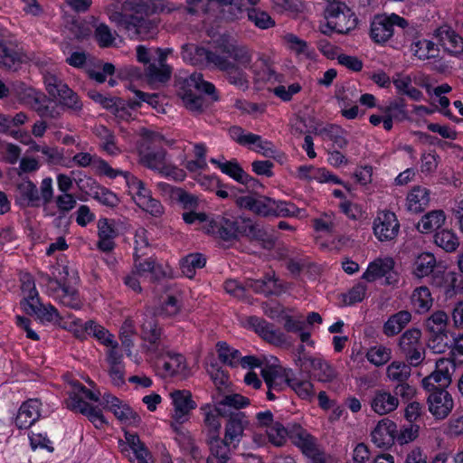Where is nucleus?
Masks as SVG:
<instances>
[{
  "instance_id": "obj_14",
  "label": "nucleus",
  "mask_w": 463,
  "mask_h": 463,
  "mask_svg": "<svg viewBox=\"0 0 463 463\" xmlns=\"http://www.w3.org/2000/svg\"><path fill=\"white\" fill-rule=\"evenodd\" d=\"M289 439L306 456L312 458L313 463H325L323 455L319 452L314 437L300 425H293L289 429Z\"/></svg>"
},
{
  "instance_id": "obj_58",
  "label": "nucleus",
  "mask_w": 463,
  "mask_h": 463,
  "mask_svg": "<svg viewBox=\"0 0 463 463\" xmlns=\"http://www.w3.org/2000/svg\"><path fill=\"white\" fill-rule=\"evenodd\" d=\"M405 107L406 103L404 99L398 98L390 101L388 106L381 108V110L383 114H386L394 120L402 121L407 118Z\"/></svg>"
},
{
  "instance_id": "obj_63",
  "label": "nucleus",
  "mask_w": 463,
  "mask_h": 463,
  "mask_svg": "<svg viewBox=\"0 0 463 463\" xmlns=\"http://www.w3.org/2000/svg\"><path fill=\"white\" fill-rule=\"evenodd\" d=\"M135 258V264L133 271L138 275V277L142 278L146 276L147 274L156 275L160 267L156 265V260L152 258H148L146 260H142V257Z\"/></svg>"
},
{
  "instance_id": "obj_28",
  "label": "nucleus",
  "mask_w": 463,
  "mask_h": 463,
  "mask_svg": "<svg viewBox=\"0 0 463 463\" xmlns=\"http://www.w3.org/2000/svg\"><path fill=\"white\" fill-rule=\"evenodd\" d=\"M299 366L301 368H312L313 374L319 382L329 383L336 378L335 370L326 361L320 358H313L311 356L299 357Z\"/></svg>"
},
{
  "instance_id": "obj_41",
  "label": "nucleus",
  "mask_w": 463,
  "mask_h": 463,
  "mask_svg": "<svg viewBox=\"0 0 463 463\" xmlns=\"http://www.w3.org/2000/svg\"><path fill=\"white\" fill-rule=\"evenodd\" d=\"M430 203L429 190L416 186L407 196V208L410 212L418 213L422 212Z\"/></svg>"
},
{
  "instance_id": "obj_27",
  "label": "nucleus",
  "mask_w": 463,
  "mask_h": 463,
  "mask_svg": "<svg viewBox=\"0 0 463 463\" xmlns=\"http://www.w3.org/2000/svg\"><path fill=\"white\" fill-rule=\"evenodd\" d=\"M84 183L90 186V195H92L93 198L100 203L109 207H114L118 203L119 200L116 194L103 186H100L91 177L85 175L83 178L76 180L77 186L80 190H85Z\"/></svg>"
},
{
  "instance_id": "obj_5",
  "label": "nucleus",
  "mask_w": 463,
  "mask_h": 463,
  "mask_svg": "<svg viewBox=\"0 0 463 463\" xmlns=\"http://www.w3.org/2000/svg\"><path fill=\"white\" fill-rule=\"evenodd\" d=\"M217 357L212 356L206 362V371L217 390H232L230 370L232 366V350L226 342L216 344Z\"/></svg>"
},
{
  "instance_id": "obj_12",
  "label": "nucleus",
  "mask_w": 463,
  "mask_h": 463,
  "mask_svg": "<svg viewBox=\"0 0 463 463\" xmlns=\"http://www.w3.org/2000/svg\"><path fill=\"white\" fill-rule=\"evenodd\" d=\"M162 328L153 316L144 317L141 324L140 336L144 341V347L150 354H157L165 346L163 339Z\"/></svg>"
},
{
  "instance_id": "obj_45",
  "label": "nucleus",
  "mask_w": 463,
  "mask_h": 463,
  "mask_svg": "<svg viewBox=\"0 0 463 463\" xmlns=\"http://www.w3.org/2000/svg\"><path fill=\"white\" fill-rule=\"evenodd\" d=\"M249 239L259 242L263 249L269 250L274 249L277 241L273 229H267L257 223Z\"/></svg>"
},
{
  "instance_id": "obj_37",
  "label": "nucleus",
  "mask_w": 463,
  "mask_h": 463,
  "mask_svg": "<svg viewBox=\"0 0 463 463\" xmlns=\"http://www.w3.org/2000/svg\"><path fill=\"white\" fill-rule=\"evenodd\" d=\"M25 56L16 46L12 43L6 45L0 42V65L10 69L17 70L20 64L24 60Z\"/></svg>"
},
{
  "instance_id": "obj_64",
  "label": "nucleus",
  "mask_w": 463,
  "mask_h": 463,
  "mask_svg": "<svg viewBox=\"0 0 463 463\" xmlns=\"http://www.w3.org/2000/svg\"><path fill=\"white\" fill-rule=\"evenodd\" d=\"M313 227L318 232L332 234L335 232L336 222L334 213H323L313 220Z\"/></svg>"
},
{
  "instance_id": "obj_7",
  "label": "nucleus",
  "mask_w": 463,
  "mask_h": 463,
  "mask_svg": "<svg viewBox=\"0 0 463 463\" xmlns=\"http://www.w3.org/2000/svg\"><path fill=\"white\" fill-rule=\"evenodd\" d=\"M46 90L50 96L58 99L59 104L73 114H80L83 103L79 95L69 88L55 74L46 73L43 77Z\"/></svg>"
},
{
  "instance_id": "obj_4",
  "label": "nucleus",
  "mask_w": 463,
  "mask_h": 463,
  "mask_svg": "<svg viewBox=\"0 0 463 463\" xmlns=\"http://www.w3.org/2000/svg\"><path fill=\"white\" fill-rule=\"evenodd\" d=\"M214 90V86L205 81L201 73H193L184 80L178 95L187 109L192 112H201L204 103L203 94H212Z\"/></svg>"
},
{
  "instance_id": "obj_43",
  "label": "nucleus",
  "mask_w": 463,
  "mask_h": 463,
  "mask_svg": "<svg viewBox=\"0 0 463 463\" xmlns=\"http://www.w3.org/2000/svg\"><path fill=\"white\" fill-rule=\"evenodd\" d=\"M436 264V258L432 253L422 252L414 260L413 274L417 278L430 276L434 271Z\"/></svg>"
},
{
  "instance_id": "obj_16",
  "label": "nucleus",
  "mask_w": 463,
  "mask_h": 463,
  "mask_svg": "<svg viewBox=\"0 0 463 463\" xmlns=\"http://www.w3.org/2000/svg\"><path fill=\"white\" fill-rule=\"evenodd\" d=\"M373 233L380 241H389L396 238L400 223L392 212H381L373 221Z\"/></svg>"
},
{
  "instance_id": "obj_36",
  "label": "nucleus",
  "mask_w": 463,
  "mask_h": 463,
  "mask_svg": "<svg viewBox=\"0 0 463 463\" xmlns=\"http://www.w3.org/2000/svg\"><path fill=\"white\" fill-rule=\"evenodd\" d=\"M437 36L444 49L454 55L463 52V39L449 27L443 26L437 30Z\"/></svg>"
},
{
  "instance_id": "obj_23",
  "label": "nucleus",
  "mask_w": 463,
  "mask_h": 463,
  "mask_svg": "<svg viewBox=\"0 0 463 463\" xmlns=\"http://www.w3.org/2000/svg\"><path fill=\"white\" fill-rule=\"evenodd\" d=\"M174 405L173 419L183 423L187 420L189 412L196 407L192 394L187 390H177L170 393Z\"/></svg>"
},
{
  "instance_id": "obj_2",
  "label": "nucleus",
  "mask_w": 463,
  "mask_h": 463,
  "mask_svg": "<svg viewBox=\"0 0 463 463\" xmlns=\"http://www.w3.org/2000/svg\"><path fill=\"white\" fill-rule=\"evenodd\" d=\"M213 404L200 407L203 415V430L208 440L220 438L222 420L225 425V438L232 439V390H217L213 393Z\"/></svg>"
},
{
  "instance_id": "obj_40",
  "label": "nucleus",
  "mask_w": 463,
  "mask_h": 463,
  "mask_svg": "<svg viewBox=\"0 0 463 463\" xmlns=\"http://www.w3.org/2000/svg\"><path fill=\"white\" fill-rule=\"evenodd\" d=\"M411 315L409 311L402 310L392 316L384 323L383 332L387 336L398 335L411 321Z\"/></svg>"
},
{
  "instance_id": "obj_30",
  "label": "nucleus",
  "mask_w": 463,
  "mask_h": 463,
  "mask_svg": "<svg viewBox=\"0 0 463 463\" xmlns=\"http://www.w3.org/2000/svg\"><path fill=\"white\" fill-rule=\"evenodd\" d=\"M105 407L113 412V414L122 422H137L139 417L133 410L125 402L116 396L106 393L103 396Z\"/></svg>"
},
{
  "instance_id": "obj_35",
  "label": "nucleus",
  "mask_w": 463,
  "mask_h": 463,
  "mask_svg": "<svg viewBox=\"0 0 463 463\" xmlns=\"http://www.w3.org/2000/svg\"><path fill=\"white\" fill-rule=\"evenodd\" d=\"M157 52H159L158 64L151 63L146 69V76L151 83L165 82L171 76V69L165 63V53L161 49H157Z\"/></svg>"
},
{
  "instance_id": "obj_9",
  "label": "nucleus",
  "mask_w": 463,
  "mask_h": 463,
  "mask_svg": "<svg viewBox=\"0 0 463 463\" xmlns=\"http://www.w3.org/2000/svg\"><path fill=\"white\" fill-rule=\"evenodd\" d=\"M124 179L128 194L138 207L156 217L161 216L164 213L163 205L158 200L152 197L150 190L143 181L133 175L130 172L124 174Z\"/></svg>"
},
{
  "instance_id": "obj_52",
  "label": "nucleus",
  "mask_w": 463,
  "mask_h": 463,
  "mask_svg": "<svg viewBox=\"0 0 463 463\" xmlns=\"http://www.w3.org/2000/svg\"><path fill=\"white\" fill-rule=\"evenodd\" d=\"M434 241L437 246L442 248L447 252L455 251L459 245L458 236L449 230H442L436 232Z\"/></svg>"
},
{
  "instance_id": "obj_54",
  "label": "nucleus",
  "mask_w": 463,
  "mask_h": 463,
  "mask_svg": "<svg viewBox=\"0 0 463 463\" xmlns=\"http://www.w3.org/2000/svg\"><path fill=\"white\" fill-rule=\"evenodd\" d=\"M229 440L220 439V438H216V439L208 440L212 454L218 459L219 463H228L231 456V449L229 446Z\"/></svg>"
},
{
  "instance_id": "obj_18",
  "label": "nucleus",
  "mask_w": 463,
  "mask_h": 463,
  "mask_svg": "<svg viewBox=\"0 0 463 463\" xmlns=\"http://www.w3.org/2000/svg\"><path fill=\"white\" fill-rule=\"evenodd\" d=\"M154 354L157 357V365L164 371V376L184 374L186 363L183 354L168 350L166 346Z\"/></svg>"
},
{
  "instance_id": "obj_29",
  "label": "nucleus",
  "mask_w": 463,
  "mask_h": 463,
  "mask_svg": "<svg viewBox=\"0 0 463 463\" xmlns=\"http://www.w3.org/2000/svg\"><path fill=\"white\" fill-rule=\"evenodd\" d=\"M233 6L238 11L245 13L248 20L260 30H268L276 25L275 20L264 10L252 6L243 7V0H233Z\"/></svg>"
},
{
  "instance_id": "obj_24",
  "label": "nucleus",
  "mask_w": 463,
  "mask_h": 463,
  "mask_svg": "<svg viewBox=\"0 0 463 463\" xmlns=\"http://www.w3.org/2000/svg\"><path fill=\"white\" fill-rule=\"evenodd\" d=\"M236 204L240 208L247 209L260 216H271L274 200L261 195L247 194L236 199Z\"/></svg>"
},
{
  "instance_id": "obj_56",
  "label": "nucleus",
  "mask_w": 463,
  "mask_h": 463,
  "mask_svg": "<svg viewBox=\"0 0 463 463\" xmlns=\"http://www.w3.org/2000/svg\"><path fill=\"white\" fill-rule=\"evenodd\" d=\"M366 358L375 366H382L391 360L392 350L383 345H375L368 350Z\"/></svg>"
},
{
  "instance_id": "obj_31",
  "label": "nucleus",
  "mask_w": 463,
  "mask_h": 463,
  "mask_svg": "<svg viewBox=\"0 0 463 463\" xmlns=\"http://www.w3.org/2000/svg\"><path fill=\"white\" fill-rule=\"evenodd\" d=\"M231 218L232 214L228 212L224 213L222 215H217L210 222L206 228V232L220 242H229L232 239Z\"/></svg>"
},
{
  "instance_id": "obj_55",
  "label": "nucleus",
  "mask_w": 463,
  "mask_h": 463,
  "mask_svg": "<svg viewBox=\"0 0 463 463\" xmlns=\"http://www.w3.org/2000/svg\"><path fill=\"white\" fill-rule=\"evenodd\" d=\"M319 135L326 136L339 148H345L348 141L345 137V130L337 125H327L319 130Z\"/></svg>"
},
{
  "instance_id": "obj_13",
  "label": "nucleus",
  "mask_w": 463,
  "mask_h": 463,
  "mask_svg": "<svg viewBox=\"0 0 463 463\" xmlns=\"http://www.w3.org/2000/svg\"><path fill=\"white\" fill-rule=\"evenodd\" d=\"M247 321L255 333L267 343L275 346H283L290 344L288 336L284 332L265 319L258 317H250Z\"/></svg>"
},
{
  "instance_id": "obj_60",
  "label": "nucleus",
  "mask_w": 463,
  "mask_h": 463,
  "mask_svg": "<svg viewBox=\"0 0 463 463\" xmlns=\"http://www.w3.org/2000/svg\"><path fill=\"white\" fill-rule=\"evenodd\" d=\"M267 435L273 445L280 447L286 442L287 437L289 438V429L279 422H274L268 428Z\"/></svg>"
},
{
  "instance_id": "obj_10",
  "label": "nucleus",
  "mask_w": 463,
  "mask_h": 463,
  "mask_svg": "<svg viewBox=\"0 0 463 463\" xmlns=\"http://www.w3.org/2000/svg\"><path fill=\"white\" fill-rule=\"evenodd\" d=\"M420 338V330L411 328L406 330L399 340V350L402 355L414 367L420 365L425 358V347Z\"/></svg>"
},
{
  "instance_id": "obj_47",
  "label": "nucleus",
  "mask_w": 463,
  "mask_h": 463,
  "mask_svg": "<svg viewBox=\"0 0 463 463\" xmlns=\"http://www.w3.org/2000/svg\"><path fill=\"white\" fill-rule=\"evenodd\" d=\"M24 311L27 314H34L44 322H51L54 324L61 323V317L58 310L52 305H42L40 299L35 307H26Z\"/></svg>"
},
{
  "instance_id": "obj_22",
  "label": "nucleus",
  "mask_w": 463,
  "mask_h": 463,
  "mask_svg": "<svg viewBox=\"0 0 463 463\" xmlns=\"http://www.w3.org/2000/svg\"><path fill=\"white\" fill-rule=\"evenodd\" d=\"M291 371L279 365H267L261 369V376L268 389L281 392L286 386H289L292 375Z\"/></svg>"
},
{
  "instance_id": "obj_61",
  "label": "nucleus",
  "mask_w": 463,
  "mask_h": 463,
  "mask_svg": "<svg viewBox=\"0 0 463 463\" xmlns=\"http://www.w3.org/2000/svg\"><path fill=\"white\" fill-rule=\"evenodd\" d=\"M288 387L303 400H310L315 394L314 385L307 380H298L292 377Z\"/></svg>"
},
{
  "instance_id": "obj_49",
  "label": "nucleus",
  "mask_w": 463,
  "mask_h": 463,
  "mask_svg": "<svg viewBox=\"0 0 463 463\" xmlns=\"http://www.w3.org/2000/svg\"><path fill=\"white\" fill-rule=\"evenodd\" d=\"M411 366L404 362L393 361L387 366L386 375L390 381L396 383L407 382L411 373Z\"/></svg>"
},
{
  "instance_id": "obj_19",
  "label": "nucleus",
  "mask_w": 463,
  "mask_h": 463,
  "mask_svg": "<svg viewBox=\"0 0 463 463\" xmlns=\"http://www.w3.org/2000/svg\"><path fill=\"white\" fill-rule=\"evenodd\" d=\"M14 200L22 209L38 207L40 194L37 186L28 178L21 180L14 186Z\"/></svg>"
},
{
  "instance_id": "obj_11",
  "label": "nucleus",
  "mask_w": 463,
  "mask_h": 463,
  "mask_svg": "<svg viewBox=\"0 0 463 463\" xmlns=\"http://www.w3.org/2000/svg\"><path fill=\"white\" fill-rule=\"evenodd\" d=\"M252 52L243 44L233 45V85L246 90L249 87V73L251 69Z\"/></svg>"
},
{
  "instance_id": "obj_50",
  "label": "nucleus",
  "mask_w": 463,
  "mask_h": 463,
  "mask_svg": "<svg viewBox=\"0 0 463 463\" xmlns=\"http://www.w3.org/2000/svg\"><path fill=\"white\" fill-rule=\"evenodd\" d=\"M449 317L446 312L437 310L425 321V326L431 335L447 334Z\"/></svg>"
},
{
  "instance_id": "obj_32",
  "label": "nucleus",
  "mask_w": 463,
  "mask_h": 463,
  "mask_svg": "<svg viewBox=\"0 0 463 463\" xmlns=\"http://www.w3.org/2000/svg\"><path fill=\"white\" fill-rule=\"evenodd\" d=\"M98 237L97 248L103 252H110L115 248L117 231L113 222L107 218H101L97 222Z\"/></svg>"
},
{
  "instance_id": "obj_8",
  "label": "nucleus",
  "mask_w": 463,
  "mask_h": 463,
  "mask_svg": "<svg viewBox=\"0 0 463 463\" xmlns=\"http://www.w3.org/2000/svg\"><path fill=\"white\" fill-rule=\"evenodd\" d=\"M138 153L139 163L142 165L175 181L184 180L185 172L167 162L166 152L164 149L154 151L139 147Z\"/></svg>"
},
{
  "instance_id": "obj_53",
  "label": "nucleus",
  "mask_w": 463,
  "mask_h": 463,
  "mask_svg": "<svg viewBox=\"0 0 463 463\" xmlns=\"http://www.w3.org/2000/svg\"><path fill=\"white\" fill-rule=\"evenodd\" d=\"M30 107L41 117L57 118L60 117L56 108L50 106L44 94L42 92L34 99Z\"/></svg>"
},
{
  "instance_id": "obj_51",
  "label": "nucleus",
  "mask_w": 463,
  "mask_h": 463,
  "mask_svg": "<svg viewBox=\"0 0 463 463\" xmlns=\"http://www.w3.org/2000/svg\"><path fill=\"white\" fill-rule=\"evenodd\" d=\"M205 263L206 259L202 253H192L183 259L181 269L185 277L192 279L195 274V269L203 268Z\"/></svg>"
},
{
  "instance_id": "obj_42",
  "label": "nucleus",
  "mask_w": 463,
  "mask_h": 463,
  "mask_svg": "<svg viewBox=\"0 0 463 463\" xmlns=\"http://www.w3.org/2000/svg\"><path fill=\"white\" fill-rule=\"evenodd\" d=\"M21 282V290L23 294V300L21 304L24 309H25L26 307H31V308L35 307L38 304V299L40 298L33 277L29 274H25L22 277Z\"/></svg>"
},
{
  "instance_id": "obj_33",
  "label": "nucleus",
  "mask_w": 463,
  "mask_h": 463,
  "mask_svg": "<svg viewBox=\"0 0 463 463\" xmlns=\"http://www.w3.org/2000/svg\"><path fill=\"white\" fill-rule=\"evenodd\" d=\"M398 405V398L384 390L375 391L371 400L372 410L379 415H385L395 411Z\"/></svg>"
},
{
  "instance_id": "obj_62",
  "label": "nucleus",
  "mask_w": 463,
  "mask_h": 463,
  "mask_svg": "<svg viewBox=\"0 0 463 463\" xmlns=\"http://www.w3.org/2000/svg\"><path fill=\"white\" fill-rule=\"evenodd\" d=\"M135 334L136 328L134 322L131 319H126L121 326L119 331V338L128 355H131V348L134 345L132 337L135 335Z\"/></svg>"
},
{
  "instance_id": "obj_15",
  "label": "nucleus",
  "mask_w": 463,
  "mask_h": 463,
  "mask_svg": "<svg viewBox=\"0 0 463 463\" xmlns=\"http://www.w3.org/2000/svg\"><path fill=\"white\" fill-rule=\"evenodd\" d=\"M455 364L450 359L439 358L436 362V370L422 380L423 387L430 391L432 389H446L451 383L450 371H454Z\"/></svg>"
},
{
  "instance_id": "obj_57",
  "label": "nucleus",
  "mask_w": 463,
  "mask_h": 463,
  "mask_svg": "<svg viewBox=\"0 0 463 463\" xmlns=\"http://www.w3.org/2000/svg\"><path fill=\"white\" fill-rule=\"evenodd\" d=\"M434 46L435 44L432 42L423 39L413 42L411 49L414 56L419 60L424 61L436 56L434 53L436 52Z\"/></svg>"
},
{
  "instance_id": "obj_46",
  "label": "nucleus",
  "mask_w": 463,
  "mask_h": 463,
  "mask_svg": "<svg viewBox=\"0 0 463 463\" xmlns=\"http://www.w3.org/2000/svg\"><path fill=\"white\" fill-rule=\"evenodd\" d=\"M411 301L416 312L421 314L430 310L433 299L430 289L422 286L414 289L411 297Z\"/></svg>"
},
{
  "instance_id": "obj_21",
  "label": "nucleus",
  "mask_w": 463,
  "mask_h": 463,
  "mask_svg": "<svg viewBox=\"0 0 463 463\" xmlns=\"http://www.w3.org/2000/svg\"><path fill=\"white\" fill-rule=\"evenodd\" d=\"M86 400L98 402L99 395L92 391L87 389L80 383H73L71 384V390L69 391V398L66 401L67 408L82 413L84 409H88L90 405Z\"/></svg>"
},
{
  "instance_id": "obj_38",
  "label": "nucleus",
  "mask_w": 463,
  "mask_h": 463,
  "mask_svg": "<svg viewBox=\"0 0 463 463\" xmlns=\"http://www.w3.org/2000/svg\"><path fill=\"white\" fill-rule=\"evenodd\" d=\"M394 261L392 258L377 259L371 262L363 275V279L368 282L387 276L393 269Z\"/></svg>"
},
{
  "instance_id": "obj_44",
  "label": "nucleus",
  "mask_w": 463,
  "mask_h": 463,
  "mask_svg": "<svg viewBox=\"0 0 463 463\" xmlns=\"http://www.w3.org/2000/svg\"><path fill=\"white\" fill-rule=\"evenodd\" d=\"M393 34V28L391 26L387 17H376L371 25V36L376 43H385Z\"/></svg>"
},
{
  "instance_id": "obj_1",
  "label": "nucleus",
  "mask_w": 463,
  "mask_h": 463,
  "mask_svg": "<svg viewBox=\"0 0 463 463\" xmlns=\"http://www.w3.org/2000/svg\"><path fill=\"white\" fill-rule=\"evenodd\" d=\"M181 7L166 0L126 1L123 8L130 14L115 11L109 14V18L110 22L123 29L130 39L145 41L156 38L158 33L160 20L150 19L149 16L170 14L180 10Z\"/></svg>"
},
{
  "instance_id": "obj_48",
  "label": "nucleus",
  "mask_w": 463,
  "mask_h": 463,
  "mask_svg": "<svg viewBox=\"0 0 463 463\" xmlns=\"http://www.w3.org/2000/svg\"><path fill=\"white\" fill-rule=\"evenodd\" d=\"M446 217L443 211H432L425 214L418 223V230L420 232H430L440 228L445 222Z\"/></svg>"
},
{
  "instance_id": "obj_39",
  "label": "nucleus",
  "mask_w": 463,
  "mask_h": 463,
  "mask_svg": "<svg viewBox=\"0 0 463 463\" xmlns=\"http://www.w3.org/2000/svg\"><path fill=\"white\" fill-rule=\"evenodd\" d=\"M93 133L100 141V148L107 154L116 156L120 152L116 144V137L114 133L107 127L103 125L95 126Z\"/></svg>"
},
{
  "instance_id": "obj_17",
  "label": "nucleus",
  "mask_w": 463,
  "mask_h": 463,
  "mask_svg": "<svg viewBox=\"0 0 463 463\" xmlns=\"http://www.w3.org/2000/svg\"><path fill=\"white\" fill-rule=\"evenodd\" d=\"M428 397L430 412L438 420L449 416L454 407L452 396L443 388L432 389Z\"/></svg>"
},
{
  "instance_id": "obj_20",
  "label": "nucleus",
  "mask_w": 463,
  "mask_h": 463,
  "mask_svg": "<svg viewBox=\"0 0 463 463\" xmlns=\"http://www.w3.org/2000/svg\"><path fill=\"white\" fill-rule=\"evenodd\" d=\"M86 400L98 402L99 395L92 391L87 389L80 383H73L71 384V390L69 391V398L66 401L67 408L82 413L84 409H88L90 405Z\"/></svg>"
},
{
  "instance_id": "obj_6",
  "label": "nucleus",
  "mask_w": 463,
  "mask_h": 463,
  "mask_svg": "<svg viewBox=\"0 0 463 463\" xmlns=\"http://www.w3.org/2000/svg\"><path fill=\"white\" fill-rule=\"evenodd\" d=\"M326 24L322 28L324 34L332 32L347 33L356 26L354 13L343 2L329 1L325 10Z\"/></svg>"
},
{
  "instance_id": "obj_34",
  "label": "nucleus",
  "mask_w": 463,
  "mask_h": 463,
  "mask_svg": "<svg viewBox=\"0 0 463 463\" xmlns=\"http://www.w3.org/2000/svg\"><path fill=\"white\" fill-rule=\"evenodd\" d=\"M141 137L143 140V144L140 147L145 149H149L150 146H161L163 144L166 145L171 148H177L181 150H185L186 144L184 141H176L175 139L165 138L163 135L158 132L143 128L141 129Z\"/></svg>"
},
{
  "instance_id": "obj_3",
  "label": "nucleus",
  "mask_w": 463,
  "mask_h": 463,
  "mask_svg": "<svg viewBox=\"0 0 463 463\" xmlns=\"http://www.w3.org/2000/svg\"><path fill=\"white\" fill-rule=\"evenodd\" d=\"M231 41L229 35H222L214 42L213 50L209 51L193 43L182 46L183 60L194 66H211L221 71H228L231 66Z\"/></svg>"
},
{
  "instance_id": "obj_26",
  "label": "nucleus",
  "mask_w": 463,
  "mask_h": 463,
  "mask_svg": "<svg viewBox=\"0 0 463 463\" xmlns=\"http://www.w3.org/2000/svg\"><path fill=\"white\" fill-rule=\"evenodd\" d=\"M396 432V423L389 419H383L378 422L372 431V441L380 449H389L395 441Z\"/></svg>"
},
{
  "instance_id": "obj_25",
  "label": "nucleus",
  "mask_w": 463,
  "mask_h": 463,
  "mask_svg": "<svg viewBox=\"0 0 463 463\" xmlns=\"http://www.w3.org/2000/svg\"><path fill=\"white\" fill-rule=\"evenodd\" d=\"M41 402L38 399H29L23 402L14 419L18 429H29L41 416Z\"/></svg>"
},
{
  "instance_id": "obj_59",
  "label": "nucleus",
  "mask_w": 463,
  "mask_h": 463,
  "mask_svg": "<svg viewBox=\"0 0 463 463\" xmlns=\"http://www.w3.org/2000/svg\"><path fill=\"white\" fill-rule=\"evenodd\" d=\"M60 302L71 308L80 309L82 306V301L77 290L67 287H62L61 292L56 296Z\"/></svg>"
}]
</instances>
